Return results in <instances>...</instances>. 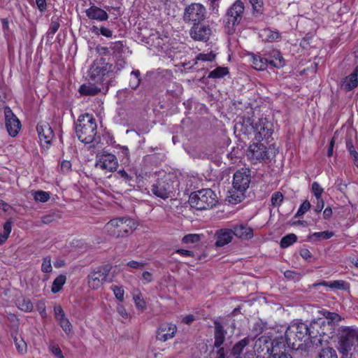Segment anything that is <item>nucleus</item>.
Segmentation results:
<instances>
[{"label": "nucleus", "mask_w": 358, "mask_h": 358, "mask_svg": "<svg viewBox=\"0 0 358 358\" xmlns=\"http://www.w3.org/2000/svg\"><path fill=\"white\" fill-rule=\"evenodd\" d=\"M285 338L287 345L295 350L296 354L300 352L306 357L314 348L313 341L309 337V329L303 323L287 329Z\"/></svg>", "instance_id": "f257e3e1"}, {"label": "nucleus", "mask_w": 358, "mask_h": 358, "mask_svg": "<svg viewBox=\"0 0 358 358\" xmlns=\"http://www.w3.org/2000/svg\"><path fill=\"white\" fill-rule=\"evenodd\" d=\"M76 134L78 139L85 144L98 143L100 141L96 120L89 113L79 116L76 125Z\"/></svg>", "instance_id": "f03ea898"}, {"label": "nucleus", "mask_w": 358, "mask_h": 358, "mask_svg": "<svg viewBox=\"0 0 358 358\" xmlns=\"http://www.w3.org/2000/svg\"><path fill=\"white\" fill-rule=\"evenodd\" d=\"M251 182V171L248 169L237 170L233 177L232 189L229 192L228 199L236 204L245 199V192L249 188Z\"/></svg>", "instance_id": "7ed1b4c3"}, {"label": "nucleus", "mask_w": 358, "mask_h": 358, "mask_svg": "<svg viewBox=\"0 0 358 358\" xmlns=\"http://www.w3.org/2000/svg\"><path fill=\"white\" fill-rule=\"evenodd\" d=\"M241 126L245 127V133L252 132L257 141L268 140L273 132V123L266 118H260L257 122L252 121L250 117L245 118Z\"/></svg>", "instance_id": "20e7f679"}, {"label": "nucleus", "mask_w": 358, "mask_h": 358, "mask_svg": "<svg viewBox=\"0 0 358 358\" xmlns=\"http://www.w3.org/2000/svg\"><path fill=\"white\" fill-rule=\"evenodd\" d=\"M188 202L192 208L203 210L215 206L217 203V198L211 189H202L192 193Z\"/></svg>", "instance_id": "39448f33"}, {"label": "nucleus", "mask_w": 358, "mask_h": 358, "mask_svg": "<svg viewBox=\"0 0 358 358\" xmlns=\"http://www.w3.org/2000/svg\"><path fill=\"white\" fill-rule=\"evenodd\" d=\"M245 13V6L241 0H236L227 10L224 17V24L226 32L229 35L233 34L236 27L238 25Z\"/></svg>", "instance_id": "423d86ee"}, {"label": "nucleus", "mask_w": 358, "mask_h": 358, "mask_svg": "<svg viewBox=\"0 0 358 358\" xmlns=\"http://www.w3.org/2000/svg\"><path fill=\"white\" fill-rule=\"evenodd\" d=\"M113 66L100 57L94 61L88 73L89 80L96 84L105 83L106 78L113 72Z\"/></svg>", "instance_id": "0eeeda50"}, {"label": "nucleus", "mask_w": 358, "mask_h": 358, "mask_svg": "<svg viewBox=\"0 0 358 358\" xmlns=\"http://www.w3.org/2000/svg\"><path fill=\"white\" fill-rule=\"evenodd\" d=\"M276 150L271 147L267 148L263 143H253L248 147L246 151L248 159L252 163L266 162L275 157Z\"/></svg>", "instance_id": "6e6552de"}, {"label": "nucleus", "mask_w": 358, "mask_h": 358, "mask_svg": "<svg viewBox=\"0 0 358 358\" xmlns=\"http://www.w3.org/2000/svg\"><path fill=\"white\" fill-rule=\"evenodd\" d=\"M206 13V9L201 3H192L185 8L182 20L192 25L201 23L205 20Z\"/></svg>", "instance_id": "1a4fd4ad"}, {"label": "nucleus", "mask_w": 358, "mask_h": 358, "mask_svg": "<svg viewBox=\"0 0 358 358\" xmlns=\"http://www.w3.org/2000/svg\"><path fill=\"white\" fill-rule=\"evenodd\" d=\"M338 350L341 354L351 353L358 350V331L348 329L338 341Z\"/></svg>", "instance_id": "9d476101"}, {"label": "nucleus", "mask_w": 358, "mask_h": 358, "mask_svg": "<svg viewBox=\"0 0 358 358\" xmlns=\"http://www.w3.org/2000/svg\"><path fill=\"white\" fill-rule=\"evenodd\" d=\"M111 268L110 265L105 264L99 266L91 271L87 277L90 287L94 289L99 288L106 281Z\"/></svg>", "instance_id": "9b49d317"}, {"label": "nucleus", "mask_w": 358, "mask_h": 358, "mask_svg": "<svg viewBox=\"0 0 358 358\" xmlns=\"http://www.w3.org/2000/svg\"><path fill=\"white\" fill-rule=\"evenodd\" d=\"M173 182L167 176L158 178L151 188L154 195L163 199L169 198L173 192Z\"/></svg>", "instance_id": "f8f14e48"}, {"label": "nucleus", "mask_w": 358, "mask_h": 358, "mask_svg": "<svg viewBox=\"0 0 358 358\" xmlns=\"http://www.w3.org/2000/svg\"><path fill=\"white\" fill-rule=\"evenodd\" d=\"M95 166L108 172H113L118 166L117 159L113 154L103 152L96 155Z\"/></svg>", "instance_id": "ddd939ff"}, {"label": "nucleus", "mask_w": 358, "mask_h": 358, "mask_svg": "<svg viewBox=\"0 0 358 358\" xmlns=\"http://www.w3.org/2000/svg\"><path fill=\"white\" fill-rule=\"evenodd\" d=\"M5 124L6 129L11 136H15L18 134L21 123L12 110L6 106L4 108Z\"/></svg>", "instance_id": "4468645a"}, {"label": "nucleus", "mask_w": 358, "mask_h": 358, "mask_svg": "<svg viewBox=\"0 0 358 358\" xmlns=\"http://www.w3.org/2000/svg\"><path fill=\"white\" fill-rule=\"evenodd\" d=\"M191 37L200 41H207L211 34V29L209 25L201 23L194 24L190 29Z\"/></svg>", "instance_id": "2eb2a0df"}, {"label": "nucleus", "mask_w": 358, "mask_h": 358, "mask_svg": "<svg viewBox=\"0 0 358 358\" xmlns=\"http://www.w3.org/2000/svg\"><path fill=\"white\" fill-rule=\"evenodd\" d=\"M177 331L176 324L171 323H163L159 327L157 332V339L165 342L174 337Z\"/></svg>", "instance_id": "dca6fc26"}, {"label": "nucleus", "mask_w": 358, "mask_h": 358, "mask_svg": "<svg viewBox=\"0 0 358 358\" xmlns=\"http://www.w3.org/2000/svg\"><path fill=\"white\" fill-rule=\"evenodd\" d=\"M234 236V233H233L232 229H222L216 231L215 234V238H216V242L215 245L217 248L222 247L230 242H231L233 237Z\"/></svg>", "instance_id": "f3484780"}, {"label": "nucleus", "mask_w": 358, "mask_h": 358, "mask_svg": "<svg viewBox=\"0 0 358 358\" xmlns=\"http://www.w3.org/2000/svg\"><path fill=\"white\" fill-rule=\"evenodd\" d=\"M120 227L116 231H113L112 236L119 238L128 236L136 229V223L134 220L126 217L122 223H120Z\"/></svg>", "instance_id": "a211bd4d"}, {"label": "nucleus", "mask_w": 358, "mask_h": 358, "mask_svg": "<svg viewBox=\"0 0 358 358\" xmlns=\"http://www.w3.org/2000/svg\"><path fill=\"white\" fill-rule=\"evenodd\" d=\"M36 130L41 141H43L47 144L50 143L54 137V134L48 123H40L37 125Z\"/></svg>", "instance_id": "6ab92c4d"}, {"label": "nucleus", "mask_w": 358, "mask_h": 358, "mask_svg": "<svg viewBox=\"0 0 358 358\" xmlns=\"http://www.w3.org/2000/svg\"><path fill=\"white\" fill-rule=\"evenodd\" d=\"M85 13L88 18L101 22L106 21L108 18V15L104 10L94 4L86 10Z\"/></svg>", "instance_id": "aec40b11"}, {"label": "nucleus", "mask_w": 358, "mask_h": 358, "mask_svg": "<svg viewBox=\"0 0 358 358\" xmlns=\"http://www.w3.org/2000/svg\"><path fill=\"white\" fill-rule=\"evenodd\" d=\"M358 85V66L353 72L342 81L341 87L346 92L350 91Z\"/></svg>", "instance_id": "412c9836"}, {"label": "nucleus", "mask_w": 358, "mask_h": 358, "mask_svg": "<svg viewBox=\"0 0 358 358\" xmlns=\"http://www.w3.org/2000/svg\"><path fill=\"white\" fill-rule=\"evenodd\" d=\"M213 323L215 329L214 346L218 348L224 343L227 331L220 322L215 320Z\"/></svg>", "instance_id": "4be33fe9"}, {"label": "nucleus", "mask_w": 358, "mask_h": 358, "mask_svg": "<svg viewBox=\"0 0 358 358\" xmlns=\"http://www.w3.org/2000/svg\"><path fill=\"white\" fill-rule=\"evenodd\" d=\"M233 233L236 237L249 240L253 237V229L246 224H239L234 227Z\"/></svg>", "instance_id": "5701e85b"}, {"label": "nucleus", "mask_w": 358, "mask_h": 358, "mask_svg": "<svg viewBox=\"0 0 358 358\" xmlns=\"http://www.w3.org/2000/svg\"><path fill=\"white\" fill-rule=\"evenodd\" d=\"M136 173L132 170L126 171L120 169L117 172V178L122 179L125 183L130 187H134L136 183Z\"/></svg>", "instance_id": "b1692460"}, {"label": "nucleus", "mask_w": 358, "mask_h": 358, "mask_svg": "<svg viewBox=\"0 0 358 358\" xmlns=\"http://www.w3.org/2000/svg\"><path fill=\"white\" fill-rule=\"evenodd\" d=\"M252 67L257 71H264L266 69L268 60L260 55L251 54Z\"/></svg>", "instance_id": "393cba45"}, {"label": "nucleus", "mask_w": 358, "mask_h": 358, "mask_svg": "<svg viewBox=\"0 0 358 358\" xmlns=\"http://www.w3.org/2000/svg\"><path fill=\"white\" fill-rule=\"evenodd\" d=\"M100 91L101 87H99L95 84L91 83L83 84L79 88V92L85 96H94Z\"/></svg>", "instance_id": "a878e982"}, {"label": "nucleus", "mask_w": 358, "mask_h": 358, "mask_svg": "<svg viewBox=\"0 0 358 358\" xmlns=\"http://www.w3.org/2000/svg\"><path fill=\"white\" fill-rule=\"evenodd\" d=\"M166 36H162L159 31H155L150 35L148 43L151 42L152 45L156 48H162L166 43Z\"/></svg>", "instance_id": "bb28decb"}, {"label": "nucleus", "mask_w": 358, "mask_h": 358, "mask_svg": "<svg viewBox=\"0 0 358 358\" xmlns=\"http://www.w3.org/2000/svg\"><path fill=\"white\" fill-rule=\"evenodd\" d=\"M260 36L263 41L273 42L280 39V34L278 31H275L270 29H264L261 31Z\"/></svg>", "instance_id": "cd10ccee"}, {"label": "nucleus", "mask_w": 358, "mask_h": 358, "mask_svg": "<svg viewBox=\"0 0 358 358\" xmlns=\"http://www.w3.org/2000/svg\"><path fill=\"white\" fill-rule=\"evenodd\" d=\"M17 308L24 312H31L34 310V305L31 300L28 298L20 297L16 301Z\"/></svg>", "instance_id": "c85d7f7f"}, {"label": "nucleus", "mask_w": 358, "mask_h": 358, "mask_svg": "<svg viewBox=\"0 0 358 358\" xmlns=\"http://www.w3.org/2000/svg\"><path fill=\"white\" fill-rule=\"evenodd\" d=\"M133 299L138 311H143L146 308V303L143 298L141 292L138 289L133 292Z\"/></svg>", "instance_id": "c756f323"}, {"label": "nucleus", "mask_w": 358, "mask_h": 358, "mask_svg": "<svg viewBox=\"0 0 358 358\" xmlns=\"http://www.w3.org/2000/svg\"><path fill=\"white\" fill-rule=\"evenodd\" d=\"M124 218L125 217L113 219L106 224L105 229L109 235L112 236L113 231H116V230L120 229V223L124 222Z\"/></svg>", "instance_id": "7c9ffc66"}, {"label": "nucleus", "mask_w": 358, "mask_h": 358, "mask_svg": "<svg viewBox=\"0 0 358 358\" xmlns=\"http://www.w3.org/2000/svg\"><path fill=\"white\" fill-rule=\"evenodd\" d=\"M56 317L64 332L67 335L72 334V324L69 319L65 317V315H56Z\"/></svg>", "instance_id": "2f4dec72"}, {"label": "nucleus", "mask_w": 358, "mask_h": 358, "mask_svg": "<svg viewBox=\"0 0 358 358\" xmlns=\"http://www.w3.org/2000/svg\"><path fill=\"white\" fill-rule=\"evenodd\" d=\"M273 57V59L268 60V64L271 66L280 69L285 65V61L280 52L275 51Z\"/></svg>", "instance_id": "473e14b6"}, {"label": "nucleus", "mask_w": 358, "mask_h": 358, "mask_svg": "<svg viewBox=\"0 0 358 358\" xmlns=\"http://www.w3.org/2000/svg\"><path fill=\"white\" fill-rule=\"evenodd\" d=\"M334 235V232L324 231L321 232H315L308 236V239L314 241L320 240H327Z\"/></svg>", "instance_id": "72a5a7b5"}, {"label": "nucleus", "mask_w": 358, "mask_h": 358, "mask_svg": "<svg viewBox=\"0 0 358 358\" xmlns=\"http://www.w3.org/2000/svg\"><path fill=\"white\" fill-rule=\"evenodd\" d=\"M229 69L227 67L219 66L215 69L211 71L208 76V78H222L229 73Z\"/></svg>", "instance_id": "f704fd0d"}, {"label": "nucleus", "mask_w": 358, "mask_h": 358, "mask_svg": "<svg viewBox=\"0 0 358 358\" xmlns=\"http://www.w3.org/2000/svg\"><path fill=\"white\" fill-rule=\"evenodd\" d=\"M248 343L249 338H244L234 345L231 350V353L236 356L240 355L242 353L244 348H245Z\"/></svg>", "instance_id": "c9c22d12"}, {"label": "nucleus", "mask_w": 358, "mask_h": 358, "mask_svg": "<svg viewBox=\"0 0 358 358\" xmlns=\"http://www.w3.org/2000/svg\"><path fill=\"white\" fill-rule=\"evenodd\" d=\"M13 340L17 352L22 355L25 354L27 352V345L22 338L20 336H17L16 334L13 336Z\"/></svg>", "instance_id": "e433bc0d"}, {"label": "nucleus", "mask_w": 358, "mask_h": 358, "mask_svg": "<svg viewBox=\"0 0 358 358\" xmlns=\"http://www.w3.org/2000/svg\"><path fill=\"white\" fill-rule=\"evenodd\" d=\"M316 358H338V355L335 349L327 347L322 348Z\"/></svg>", "instance_id": "4c0bfd02"}, {"label": "nucleus", "mask_w": 358, "mask_h": 358, "mask_svg": "<svg viewBox=\"0 0 358 358\" xmlns=\"http://www.w3.org/2000/svg\"><path fill=\"white\" fill-rule=\"evenodd\" d=\"M297 236L294 234H289L282 238L280 245L282 248H286L296 242Z\"/></svg>", "instance_id": "58836bf2"}, {"label": "nucleus", "mask_w": 358, "mask_h": 358, "mask_svg": "<svg viewBox=\"0 0 358 358\" xmlns=\"http://www.w3.org/2000/svg\"><path fill=\"white\" fill-rule=\"evenodd\" d=\"M66 278L64 275H59L53 281L51 291L53 293L58 292L63 287L66 282Z\"/></svg>", "instance_id": "ea45409f"}, {"label": "nucleus", "mask_w": 358, "mask_h": 358, "mask_svg": "<svg viewBox=\"0 0 358 358\" xmlns=\"http://www.w3.org/2000/svg\"><path fill=\"white\" fill-rule=\"evenodd\" d=\"M110 48L113 50L115 58L122 57L124 48V44L122 41L111 43Z\"/></svg>", "instance_id": "a19ab883"}, {"label": "nucleus", "mask_w": 358, "mask_h": 358, "mask_svg": "<svg viewBox=\"0 0 358 358\" xmlns=\"http://www.w3.org/2000/svg\"><path fill=\"white\" fill-rule=\"evenodd\" d=\"M131 76H133L134 78L129 81V87L132 90H136L141 83V73L138 70H134L131 71Z\"/></svg>", "instance_id": "79ce46f5"}, {"label": "nucleus", "mask_w": 358, "mask_h": 358, "mask_svg": "<svg viewBox=\"0 0 358 358\" xmlns=\"http://www.w3.org/2000/svg\"><path fill=\"white\" fill-rule=\"evenodd\" d=\"M201 235L197 234H189L183 236L182 243L185 244L196 243L201 241Z\"/></svg>", "instance_id": "37998d69"}, {"label": "nucleus", "mask_w": 358, "mask_h": 358, "mask_svg": "<svg viewBox=\"0 0 358 358\" xmlns=\"http://www.w3.org/2000/svg\"><path fill=\"white\" fill-rule=\"evenodd\" d=\"M34 199L40 202H46L50 199V194L47 192L38 190L33 192Z\"/></svg>", "instance_id": "c03bdc74"}, {"label": "nucleus", "mask_w": 358, "mask_h": 358, "mask_svg": "<svg viewBox=\"0 0 358 358\" xmlns=\"http://www.w3.org/2000/svg\"><path fill=\"white\" fill-rule=\"evenodd\" d=\"M311 207L310 203L306 200L304 201L302 204L300 206L299 208L298 209V211L295 214V217H299L304 215Z\"/></svg>", "instance_id": "a18cd8bd"}, {"label": "nucleus", "mask_w": 358, "mask_h": 358, "mask_svg": "<svg viewBox=\"0 0 358 358\" xmlns=\"http://www.w3.org/2000/svg\"><path fill=\"white\" fill-rule=\"evenodd\" d=\"M283 195L280 192H274L271 199V204L273 206H279L281 205L282 201H283Z\"/></svg>", "instance_id": "49530a36"}, {"label": "nucleus", "mask_w": 358, "mask_h": 358, "mask_svg": "<svg viewBox=\"0 0 358 358\" xmlns=\"http://www.w3.org/2000/svg\"><path fill=\"white\" fill-rule=\"evenodd\" d=\"M41 271L43 273H50L52 271V267L51 265V258L50 256H47L43 259Z\"/></svg>", "instance_id": "de8ad7c7"}, {"label": "nucleus", "mask_w": 358, "mask_h": 358, "mask_svg": "<svg viewBox=\"0 0 358 358\" xmlns=\"http://www.w3.org/2000/svg\"><path fill=\"white\" fill-rule=\"evenodd\" d=\"M329 287L332 289L345 290L348 288V283L344 280H334L330 282Z\"/></svg>", "instance_id": "09e8293b"}, {"label": "nucleus", "mask_w": 358, "mask_h": 358, "mask_svg": "<svg viewBox=\"0 0 358 358\" xmlns=\"http://www.w3.org/2000/svg\"><path fill=\"white\" fill-rule=\"evenodd\" d=\"M112 290L117 298L120 301L124 300V291L122 286L113 285Z\"/></svg>", "instance_id": "8fccbe9b"}, {"label": "nucleus", "mask_w": 358, "mask_h": 358, "mask_svg": "<svg viewBox=\"0 0 358 358\" xmlns=\"http://www.w3.org/2000/svg\"><path fill=\"white\" fill-rule=\"evenodd\" d=\"M312 191L316 199L322 198L324 189L317 182H314L312 184Z\"/></svg>", "instance_id": "3c124183"}, {"label": "nucleus", "mask_w": 358, "mask_h": 358, "mask_svg": "<svg viewBox=\"0 0 358 358\" xmlns=\"http://www.w3.org/2000/svg\"><path fill=\"white\" fill-rule=\"evenodd\" d=\"M59 27L60 24L58 21V19L56 18L55 20H54V18L52 17L51 20V23L49 27L48 34L54 35L57 31Z\"/></svg>", "instance_id": "603ef678"}, {"label": "nucleus", "mask_w": 358, "mask_h": 358, "mask_svg": "<svg viewBox=\"0 0 358 358\" xmlns=\"http://www.w3.org/2000/svg\"><path fill=\"white\" fill-rule=\"evenodd\" d=\"M215 57V55L213 54L212 52L207 54L201 53L196 57L197 60H201L203 62L209 61L211 62L214 60Z\"/></svg>", "instance_id": "864d4df0"}, {"label": "nucleus", "mask_w": 358, "mask_h": 358, "mask_svg": "<svg viewBox=\"0 0 358 358\" xmlns=\"http://www.w3.org/2000/svg\"><path fill=\"white\" fill-rule=\"evenodd\" d=\"M115 66H113V69H116V72L121 71L126 64V61L124 58L122 56V57H117V58H115Z\"/></svg>", "instance_id": "5fc2aeb1"}, {"label": "nucleus", "mask_w": 358, "mask_h": 358, "mask_svg": "<svg viewBox=\"0 0 358 358\" xmlns=\"http://www.w3.org/2000/svg\"><path fill=\"white\" fill-rule=\"evenodd\" d=\"M145 265H146V263H145V262H137V261H134V260L130 261L127 264V266L132 268H135V269H141Z\"/></svg>", "instance_id": "6e6d98bb"}, {"label": "nucleus", "mask_w": 358, "mask_h": 358, "mask_svg": "<svg viewBox=\"0 0 358 358\" xmlns=\"http://www.w3.org/2000/svg\"><path fill=\"white\" fill-rule=\"evenodd\" d=\"M50 349L52 354L57 358H64L62 352L59 347L57 345H52L50 346Z\"/></svg>", "instance_id": "4d7b16f0"}, {"label": "nucleus", "mask_w": 358, "mask_h": 358, "mask_svg": "<svg viewBox=\"0 0 358 358\" xmlns=\"http://www.w3.org/2000/svg\"><path fill=\"white\" fill-rule=\"evenodd\" d=\"M347 148L350 152V156L353 158V160L358 157V152L355 150L351 141H348L346 143Z\"/></svg>", "instance_id": "13d9d810"}, {"label": "nucleus", "mask_w": 358, "mask_h": 358, "mask_svg": "<svg viewBox=\"0 0 358 358\" xmlns=\"http://www.w3.org/2000/svg\"><path fill=\"white\" fill-rule=\"evenodd\" d=\"M71 163L68 160H64L61 163V170L63 173H68L71 171Z\"/></svg>", "instance_id": "bf43d9fd"}, {"label": "nucleus", "mask_w": 358, "mask_h": 358, "mask_svg": "<svg viewBox=\"0 0 358 358\" xmlns=\"http://www.w3.org/2000/svg\"><path fill=\"white\" fill-rule=\"evenodd\" d=\"M316 206L314 208L315 213H319L322 211L324 208V203L322 198L316 199Z\"/></svg>", "instance_id": "052dcab7"}, {"label": "nucleus", "mask_w": 358, "mask_h": 358, "mask_svg": "<svg viewBox=\"0 0 358 358\" xmlns=\"http://www.w3.org/2000/svg\"><path fill=\"white\" fill-rule=\"evenodd\" d=\"M38 9L41 12H44L47 9L46 0H35Z\"/></svg>", "instance_id": "680f3d73"}, {"label": "nucleus", "mask_w": 358, "mask_h": 358, "mask_svg": "<svg viewBox=\"0 0 358 358\" xmlns=\"http://www.w3.org/2000/svg\"><path fill=\"white\" fill-rule=\"evenodd\" d=\"M299 253L301 257L306 259V261H309V259L312 257L310 252L306 248L301 249Z\"/></svg>", "instance_id": "e2e57ef3"}, {"label": "nucleus", "mask_w": 358, "mask_h": 358, "mask_svg": "<svg viewBox=\"0 0 358 358\" xmlns=\"http://www.w3.org/2000/svg\"><path fill=\"white\" fill-rule=\"evenodd\" d=\"M36 310L39 313H44L45 311V301L43 300L38 301L36 303Z\"/></svg>", "instance_id": "0e129e2a"}, {"label": "nucleus", "mask_w": 358, "mask_h": 358, "mask_svg": "<svg viewBox=\"0 0 358 358\" xmlns=\"http://www.w3.org/2000/svg\"><path fill=\"white\" fill-rule=\"evenodd\" d=\"M55 217L54 215H46L41 217V221L43 224H50L55 220Z\"/></svg>", "instance_id": "69168bd1"}, {"label": "nucleus", "mask_w": 358, "mask_h": 358, "mask_svg": "<svg viewBox=\"0 0 358 358\" xmlns=\"http://www.w3.org/2000/svg\"><path fill=\"white\" fill-rule=\"evenodd\" d=\"M96 52L101 55H107L109 54V48L107 47H103L101 45H98L96 48Z\"/></svg>", "instance_id": "338daca9"}, {"label": "nucleus", "mask_w": 358, "mask_h": 358, "mask_svg": "<svg viewBox=\"0 0 358 358\" xmlns=\"http://www.w3.org/2000/svg\"><path fill=\"white\" fill-rule=\"evenodd\" d=\"M100 34L106 37H111L113 35V32L110 29L101 27L99 29Z\"/></svg>", "instance_id": "774afa93"}]
</instances>
